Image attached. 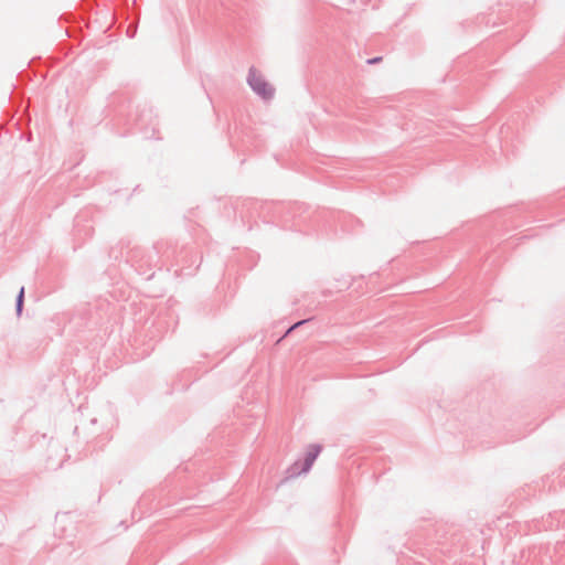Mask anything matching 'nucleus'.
Segmentation results:
<instances>
[{
	"instance_id": "1",
	"label": "nucleus",
	"mask_w": 565,
	"mask_h": 565,
	"mask_svg": "<svg viewBox=\"0 0 565 565\" xmlns=\"http://www.w3.org/2000/svg\"><path fill=\"white\" fill-rule=\"evenodd\" d=\"M248 84L255 93L263 98H270L273 96V88L265 81L264 76L255 68H250L248 73Z\"/></svg>"
},
{
	"instance_id": "2",
	"label": "nucleus",
	"mask_w": 565,
	"mask_h": 565,
	"mask_svg": "<svg viewBox=\"0 0 565 565\" xmlns=\"http://www.w3.org/2000/svg\"><path fill=\"white\" fill-rule=\"evenodd\" d=\"M321 448L319 446H311L306 455L305 458V467L303 471H308L315 460L317 459L318 455L320 454Z\"/></svg>"
},
{
	"instance_id": "3",
	"label": "nucleus",
	"mask_w": 565,
	"mask_h": 565,
	"mask_svg": "<svg viewBox=\"0 0 565 565\" xmlns=\"http://www.w3.org/2000/svg\"><path fill=\"white\" fill-rule=\"evenodd\" d=\"M23 299H24V288L22 287L20 289V292L18 295V300H17V311H18L19 315L22 311Z\"/></svg>"
},
{
	"instance_id": "4",
	"label": "nucleus",
	"mask_w": 565,
	"mask_h": 565,
	"mask_svg": "<svg viewBox=\"0 0 565 565\" xmlns=\"http://www.w3.org/2000/svg\"><path fill=\"white\" fill-rule=\"evenodd\" d=\"M381 60H382V57H375L373 60H370L369 63L374 64V63L380 62Z\"/></svg>"
}]
</instances>
